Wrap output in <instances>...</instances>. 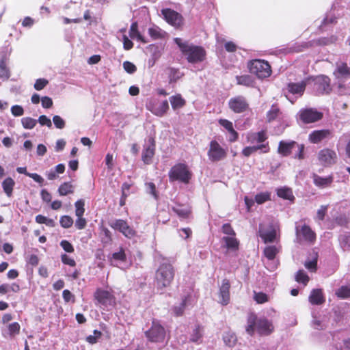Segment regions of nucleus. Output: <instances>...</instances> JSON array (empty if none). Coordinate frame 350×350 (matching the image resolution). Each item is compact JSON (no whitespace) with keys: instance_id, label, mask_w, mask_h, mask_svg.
Here are the masks:
<instances>
[{"instance_id":"bf43d9fd","label":"nucleus","mask_w":350,"mask_h":350,"mask_svg":"<svg viewBox=\"0 0 350 350\" xmlns=\"http://www.w3.org/2000/svg\"><path fill=\"white\" fill-rule=\"evenodd\" d=\"M53 122L57 129H62L65 126V121L59 116H54Z\"/></svg>"},{"instance_id":"dca6fc26","label":"nucleus","mask_w":350,"mask_h":350,"mask_svg":"<svg viewBox=\"0 0 350 350\" xmlns=\"http://www.w3.org/2000/svg\"><path fill=\"white\" fill-rule=\"evenodd\" d=\"M229 108L234 113H243L249 108L246 98L242 96L232 98L228 102Z\"/></svg>"},{"instance_id":"4d7b16f0","label":"nucleus","mask_w":350,"mask_h":350,"mask_svg":"<svg viewBox=\"0 0 350 350\" xmlns=\"http://www.w3.org/2000/svg\"><path fill=\"white\" fill-rule=\"evenodd\" d=\"M328 208V205H322L320 208L317 211L316 219L319 221H323L326 215Z\"/></svg>"},{"instance_id":"f3484780","label":"nucleus","mask_w":350,"mask_h":350,"mask_svg":"<svg viewBox=\"0 0 350 350\" xmlns=\"http://www.w3.org/2000/svg\"><path fill=\"white\" fill-rule=\"evenodd\" d=\"M155 141L153 137H150L144 145L142 152V160L145 163H149L154 154Z\"/></svg>"},{"instance_id":"e2e57ef3","label":"nucleus","mask_w":350,"mask_h":350,"mask_svg":"<svg viewBox=\"0 0 350 350\" xmlns=\"http://www.w3.org/2000/svg\"><path fill=\"white\" fill-rule=\"evenodd\" d=\"M224 342L228 346H233L236 342V337L233 334H226L224 336Z\"/></svg>"},{"instance_id":"4be33fe9","label":"nucleus","mask_w":350,"mask_h":350,"mask_svg":"<svg viewBox=\"0 0 350 350\" xmlns=\"http://www.w3.org/2000/svg\"><path fill=\"white\" fill-rule=\"evenodd\" d=\"M331 134V131L328 129L316 130L309 135L308 139L312 144H318L329 137Z\"/></svg>"},{"instance_id":"052dcab7","label":"nucleus","mask_w":350,"mask_h":350,"mask_svg":"<svg viewBox=\"0 0 350 350\" xmlns=\"http://www.w3.org/2000/svg\"><path fill=\"white\" fill-rule=\"evenodd\" d=\"M345 139L347 140V144L345 146V154L346 156L350 159V133L343 134L342 136L340 138V141Z\"/></svg>"},{"instance_id":"ea45409f","label":"nucleus","mask_w":350,"mask_h":350,"mask_svg":"<svg viewBox=\"0 0 350 350\" xmlns=\"http://www.w3.org/2000/svg\"><path fill=\"white\" fill-rule=\"evenodd\" d=\"M21 325L17 322L10 323L8 325L7 334L10 338H13L20 333Z\"/></svg>"},{"instance_id":"2eb2a0df","label":"nucleus","mask_w":350,"mask_h":350,"mask_svg":"<svg viewBox=\"0 0 350 350\" xmlns=\"http://www.w3.org/2000/svg\"><path fill=\"white\" fill-rule=\"evenodd\" d=\"M334 75L339 83V86H342V83L350 79V68L346 63L338 62L334 71Z\"/></svg>"},{"instance_id":"0eeeda50","label":"nucleus","mask_w":350,"mask_h":350,"mask_svg":"<svg viewBox=\"0 0 350 350\" xmlns=\"http://www.w3.org/2000/svg\"><path fill=\"white\" fill-rule=\"evenodd\" d=\"M250 72L256 75L258 78H266L271 75V67L267 62L254 59L248 64Z\"/></svg>"},{"instance_id":"774afa93","label":"nucleus","mask_w":350,"mask_h":350,"mask_svg":"<svg viewBox=\"0 0 350 350\" xmlns=\"http://www.w3.org/2000/svg\"><path fill=\"white\" fill-rule=\"evenodd\" d=\"M48 84V81L44 79H38L34 84V88L36 90H42Z\"/></svg>"},{"instance_id":"a878e982","label":"nucleus","mask_w":350,"mask_h":350,"mask_svg":"<svg viewBox=\"0 0 350 350\" xmlns=\"http://www.w3.org/2000/svg\"><path fill=\"white\" fill-rule=\"evenodd\" d=\"M281 245L279 243H276L273 245H267L263 250L264 256L269 260H273L275 259L276 255L280 252Z\"/></svg>"},{"instance_id":"7ed1b4c3","label":"nucleus","mask_w":350,"mask_h":350,"mask_svg":"<svg viewBox=\"0 0 350 350\" xmlns=\"http://www.w3.org/2000/svg\"><path fill=\"white\" fill-rule=\"evenodd\" d=\"M255 329L261 335H268L272 332L273 327L267 319H257L254 314H250L247 318L246 332L252 335Z\"/></svg>"},{"instance_id":"20e7f679","label":"nucleus","mask_w":350,"mask_h":350,"mask_svg":"<svg viewBox=\"0 0 350 350\" xmlns=\"http://www.w3.org/2000/svg\"><path fill=\"white\" fill-rule=\"evenodd\" d=\"M258 233L265 243L277 241L280 237V226L278 222L271 221L267 224H260Z\"/></svg>"},{"instance_id":"a18cd8bd","label":"nucleus","mask_w":350,"mask_h":350,"mask_svg":"<svg viewBox=\"0 0 350 350\" xmlns=\"http://www.w3.org/2000/svg\"><path fill=\"white\" fill-rule=\"evenodd\" d=\"M21 124L25 129H32L36 125L37 120L30 117L23 118Z\"/></svg>"},{"instance_id":"79ce46f5","label":"nucleus","mask_w":350,"mask_h":350,"mask_svg":"<svg viewBox=\"0 0 350 350\" xmlns=\"http://www.w3.org/2000/svg\"><path fill=\"white\" fill-rule=\"evenodd\" d=\"M312 318L311 325L314 329L322 330L326 327V323L323 319L316 316H313Z\"/></svg>"},{"instance_id":"9d476101","label":"nucleus","mask_w":350,"mask_h":350,"mask_svg":"<svg viewBox=\"0 0 350 350\" xmlns=\"http://www.w3.org/2000/svg\"><path fill=\"white\" fill-rule=\"evenodd\" d=\"M207 155L211 161L217 162L226 157L227 151L216 140H212L209 144Z\"/></svg>"},{"instance_id":"2f4dec72","label":"nucleus","mask_w":350,"mask_h":350,"mask_svg":"<svg viewBox=\"0 0 350 350\" xmlns=\"http://www.w3.org/2000/svg\"><path fill=\"white\" fill-rule=\"evenodd\" d=\"M129 36L132 39H136L138 41H140L143 43L148 42L138 31L137 30V24L136 23H132L130 27Z\"/></svg>"},{"instance_id":"b1692460","label":"nucleus","mask_w":350,"mask_h":350,"mask_svg":"<svg viewBox=\"0 0 350 350\" xmlns=\"http://www.w3.org/2000/svg\"><path fill=\"white\" fill-rule=\"evenodd\" d=\"M260 150L263 153L268 152L269 151V148L268 146V143L259 144V145H254L252 146H247L242 150V153L245 157H249L255 152Z\"/></svg>"},{"instance_id":"393cba45","label":"nucleus","mask_w":350,"mask_h":350,"mask_svg":"<svg viewBox=\"0 0 350 350\" xmlns=\"http://www.w3.org/2000/svg\"><path fill=\"white\" fill-rule=\"evenodd\" d=\"M219 124L225 128L230 133L229 141L235 142L238 138V133L234 129L232 122L226 119L219 120Z\"/></svg>"},{"instance_id":"09e8293b","label":"nucleus","mask_w":350,"mask_h":350,"mask_svg":"<svg viewBox=\"0 0 350 350\" xmlns=\"http://www.w3.org/2000/svg\"><path fill=\"white\" fill-rule=\"evenodd\" d=\"M75 215L77 217L83 216L85 212V202L81 199L77 200L75 204Z\"/></svg>"},{"instance_id":"473e14b6","label":"nucleus","mask_w":350,"mask_h":350,"mask_svg":"<svg viewBox=\"0 0 350 350\" xmlns=\"http://www.w3.org/2000/svg\"><path fill=\"white\" fill-rule=\"evenodd\" d=\"M237 81L239 85H242L247 87H254L255 85L254 79L250 75L237 76Z\"/></svg>"},{"instance_id":"5fc2aeb1","label":"nucleus","mask_w":350,"mask_h":350,"mask_svg":"<svg viewBox=\"0 0 350 350\" xmlns=\"http://www.w3.org/2000/svg\"><path fill=\"white\" fill-rule=\"evenodd\" d=\"M270 200V193L268 192L260 193L255 196L256 202L260 204Z\"/></svg>"},{"instance_id":"6ab92c4d","label":"nucleus","mask_w":350,"mask_h":350,"mask_svg":"<svg viewBox=\"0 0 350 350\" xmlns=\"http://www.w3.org/2000/svg\"><path fill=\"white\" fill-rule=\"evenodd\" d=\"M230 287L229 281L224 279L219 291V301L222 305H227L230 301Z\"/></svg>"},{"instance_id":"cd10ccee","label":"nucleus","mask_w":350,"mask_h":350,"mask_svg":"<svg viewBox=\"0 0 350 350\" xmlns=\"http://www.w3.org/2000/svg\"><path fill=\"white\" fill-rule=\"evenodd\" d=\"M308 299L309 301L313 305H320L325 302V299L321 289H313Z\"/></svg>"},{"instance_id":"13d9d810","label":"nucleus","mask_w":350,"mask_h":350,"mask_svg":"<svg viewBox=\"0 0 350 350\" xmlns=\"http://www.w3.org/2000/svg\"><path fill=\"white\" fill-rule=\"evenodd\" d=\"M123 68L124 70L129 74L134 73L137 70L136 66L132 62L129 61L123 62Z\"/></svg>"},{"instance_id":"864d4df0","label":"nucleus","mask_w":350,"mask_h":350,"mask_svg":"<svg viewBox=\"0 0 350 350\" xmlns=\"http://www.w3.org/2000/svg\"><path fill=\"white\" fill-rule=\"evenodd\" d=\"M10 77V72L4 62H0V78L7 80Z\"/></svg>"},{"instance_id":"f704fd0d","label":"nucleus","mask_w":350,"mask_h":350,"mask_svg":"<svg viewBox=\"0 0 350 350\" xmlns=\"http://www.w3.org/2000/svg\"><path fill=\"white\" fill-rule=\"evenodd\" d=\"M170 101L172 109L174 110L183 107L185 104V100L182 98L180 94L171 96Z\"/></svg>"},{"instance_id":"338daca9","label":"nucleus","mask_w":350,"mask_h":350,"mask_svg":"<svg viewBox=\"0 0 350 350\" xmlns=\"http://www.w3.org/2000/svg\"><path fill=\"white\" fill-rule=\"evenodd\" d=\"M60 245L66 252L71 253L74 252V247L72 245L66 240L62 241L60 242Z\"/></svg>"},{"instance_id":"6e6d98bb","label":"nucleus","mask_w":350,"mask_h":350,"mask_svg":"<svg viewBox=\"0 0 350 350\" xmlns=\"http://www.w3.org/2000/svg\"><path fill=\"white\" fill-rule=\"evenodd\" d=\"M101 336H102V334L100 331L94 330V334L87 336L86 340L90 344L93 345V344L96 343L98 339L100 338L101 337Z\"/></svg>"},{"instance_id":"37998d69","label":"nucleus","mask_w":350,"mask_h":350,"mask_svg":"<svg viewBox=\"0 0 350 350\" xmlns=\"http://www.w3.org/2000/svg\"><path fill=\"white\" fill-rule=\"evenodd\" d=\"M173 211L180 218H187L190 214V209L187 207L178 206L172 208Z\"/></svg>"},{"instance_id":"1a4fd4ad","label":"nucleus","mask_w":350,"mask_h":350,"mask_svg":"<svg viewBox=\"0 0 350 350\" xmlns=\"http://www.w3.org/2000/svg\"><path fill=\"white\" fill-rule=\"evenodd\" d=\"M317 159L321 165L329 167L336 163L338 155L335 150L325 148L319 151Z\"/></svg>"},{"instance_id":"5701e85b","label":"nucleus","mask_w":350,"mask_h":350,"mask_svg":"<svg viewBox=\"0 0 350 350\" xmlns=\"http://www.w3.org/2000/svg\"><path fill=\"white\" fill-rule=\"evenodd\" d=\"M267 138L266 132L264 131L257 133H249L246 136L247 142L251 144H262Z\"/></svg>"},{"instance_id":"f03ea898","label":"nucleus","mask_w":350,"mask_h":350,"mask_svg":"<svg viewBox=\"0 0 350 350\" xmlns=\"http://www.w3.org/2000/svg\"><path fill=\"white\" fill-rule=\"evenodd\" d=\"M175 270L167 260L161 262L155 273V284L158 289L163 290L170 286L174 280Z\"/></svg>"},{"instance_id":"69168bd1","label":"nucleus","mask_w":350,"mask_h":350,"mask_svg":"<svg viewBox=\"0 0 350 350\" xmlns=\"http://www.w3.org/2000/svg\"><path fill=\"white\" fill-rule=\"evenodd\" d=\"M27 262L32 266H36L39 263V258L36 254H31L27 256Z\"/></svg>"},{"instance_id":"ddd939ff","label":"nucleus","mask_w":350,"mask_h":350,"mask_svg":"<svg viewBox=\"0 0 350 350\" xmlns=\"http://www.w3.org/2000/svg\"><path fill=\"white\" fill-rule=\"evenodd\" d=\"M299 119L306 124L315 122L323 118V113L316 109H302L298 113Z\"/></svg>"},{"instance_id":"6e6552de","label":"nucleus","mask_w":350,"mask_h":350,"mask_svg":"<svg viewBox=\"0 0 350 350\" xmlns=\"http://www.w3.org/2000/svg\"><path fill=\"white\" fill-rule=\"evenodd\" d=\"M146 109L157 116H164L169 109L167 100L160 101L157 98L150 99L146 104Z\"/></svg>"},{"instance_id":"680f3d73","label":"nucleus","mask_w":350,"mask_h":350,"mask_svg":"<svg viewBox=\"0 0 350 350\" xmlns=\"http://www.w3.org/2000/svg\"><path fill=\"white\" fill-rule=\"evenodd\" d=\"M11 113L15 117L21 116L24 114V109L21 105H13L11 107Z\"/></svg>"},{"instance_id":"58836bf2","label":"nucleus","mask_w":350,"mask_h":350,"mask_svg":"<svg viewBox=\"0 0 350 350\" xmlns=\"http://www.w3.org/2000/svg\"><path fill=\"white\" fill-rule=\"evenodd\" d=\"M277 194L280 198L285 200H293L294 199L292 190L287 187H282L278 189Z\"/></svg>"},{"instance_id":"0e129e2a","label":"nucleus","mask_w":350,"mask_h":350,"mask_svg":"<svg viewBox=\"0 0 350 350\" xmlns=\"http://www.w3.org/2000/svg\"><path fill=\"white\" fill-rule=\"evenodd\" d=\"M295 148L297 149V152L295 154L294 157L295 159H298L299 160L304 159V144H299L297 143V145L295 146Z\"/></svg>"},{"instance_id":"de8ad7c7","label":"nucleus","mask_w":350,"mask_h":350,"mask_svg":"<svg viewBox=\"0 0 350 350\" xmlns=\"http://www.w3.org/2000/svg\"><path fill=\"white\" fill-rule=\"evenodd\" d=\"M280 114V109L276 105H272L270 110L267 113V118L269 122L275 120Z\"/></svg>"},{"instance_id":"3c124183","label":"nucleus","mask_w":350,"mask_h":350,"mask_svg":"<svg viewBox=\"0 0 350 350\" xmlns=\"http://www.w3.org/2000/svg\"><path fill=\"white\" fill-rule=\"evenodd\" d=\"M254 299L258 304H264L269 301L268 295L262 292H254Z\"/></svg>"},{"instance_id":"412c9836","label":"nucleus","mask_w":350,"mask_h":350,"mask_svg":"<svg viewBox=\"0 0 350 350\" xmlns=\"http://www.w3.org/2000/svg\"><path fill=\"white\" fill-rule=\"evenodd\" d=\"M312 178L314 185L321 189L329 187L334 180L332 175L323 177L317 174H313Z\"/></svg>"},{"instance_id":"39448f33","label":"nucleus","mask_w":350,"mask_h":350,"mask_svg":"<svg viewBox=\"0 0 350 350\" xmlns=\"http://www.w3.org/2000/svg\"><path fill=\"white\" fill-rule=\"evenodd\" d=\"M170 181H180L188 183L191 178L192 174L188 166L185 163H178L174 165L169 172Z\"/></svg>"},{"instance_id":"a211bd4d","label":"nucleus","mask_w":350,"mask_h":350,"mask_svg":"<svg viewBox=\"0 0 350 350\" xmlns=\"http://www.w3.org/2000/svg\"><path fill=\"white\" fill-rule=\"evenodd\" d=\"M296 234L299 239H303L309 243H313L316 239L315 233L307 225H303L301 228H296Z\"/></svg>"},{"instance_id":"bb28decb","label":"nucleus","mask_w":350,"mask_h":350,"mask_svg":"<svg viewBox=\"0 0 350 350\" xmlns=\"http://www.w3.org/2000/svg\"><path fill=\"white\" fill-rule=\"evenodd\" d=\"M126 260V254L122 248L117 252H114L110 258L111 265L113 266L121 267V264Z\"/></svg>"},{"instance_id":"e433bc0d","label":"nucleus","mask_w":350,"mask_h":350,"mask_svg":"<svg viewBox=\"0 0 350 350\" xmlns=\"http://www.w3.org/2000/svg\"><path fill=\"white\" fill-rule=\"evenodd\" d=\"M222 241L225 242L226 247L229 250H236L239 247V241L234 236L224 237Z\"/></svg>"},{"instance_id":"a19ab883","label":"nucleus","mask_w":350,"mask_h":350,"mask_svg":"<svg viewBox=\"0 0 350 350\" xmlns=\"http://www.w3.org/2000/svg\"><path fill=\"white\" fill-rule=\"evenodd\" d=\"M202 328L198 325L193 329L190 336V341L193 342L200 343L202 341Z\"/></svg>"},{"instance_id":"c9c22d12","label":"nucleus","mask_w":350,"mask_h":350,"mask_svg":"<svg viewBox=\"0 0 350 350\" xmlns=\"http://www.w3.org/2000/svg\"><path fill=\"white\" fill-rule=\"evenodd\" d=\"M14 185L15 182L12 178L8 177L3 181V189L8 197H10L12 196Z\"/></svg>"},{"instance_id":"8fccbe9b","label":"nucleus","mask_w":350,"mask_h":350,"mask_svg":"<svg viewBox=\"0 0 350 350\" xmlns=\"http://www.w3.org/2000/svg\"><path fill=\"white\" fill-rule=\"evenodd\" d=\"M296 281L304 284L305 286L309 281V277L304 270H299L296 274Z\"/></svg>"},{"instance_id":"49530a36","label":"nucleus","mask_w":350,"mask_h":350,"mask_svg":"<svg viewBox=\"0 0 350 350\" xmlns=\"http://www.w3.org/2000/svg\"><path fill=\"white\" fill-rule=\"evenodd\" d=\"M168 76L170 82H176L183 76V74L179 71L178 69L170 68L168 70Z\"/></svg>"},{"instance_id":"7c9ffc66","label":"nucleus","mask_w":350,"mask_h":350,"mask_svg":"<svg viewBox=\"0 0 350 350\" xmlns=\"http://www.w3.org/2000/svg\"><path fill=\"white\" fill-rule=\"evenodd\" d=\"M148 33L152 40H158L164 38L167 33L156 25H153L148 28Z\"/></svg>"},{"instance_id":"f257e3e1","label":"nucleus","mask_w":350,"mask_h":350,"mask_svg":"<svg viewBox=\"0 0 350 350\" xmlns=\"http://www.w3.org/2000/svg\"><path fill=\"white\" fill-rule=\"evenodd\" d=\"M174 41L189 63L195 64L205 60L206 52L202 46L189 43L180 38H175Z\"/></svg>"},{"instance_id":"f8f14e48","label":"nucleus","mask_w":350,"mask_h":350,"mask_svg":"<svg viewBox=\"0 0 350 350\" xmlns=\"http://www.w3.org/2000/svg\"><path fill=\"white\" fill-rule=\"evenodd\" d=\"M109 226L113 229L122 233L127 238L131 239L135 236V230L125 220L120 219L112 220L109 222Z\"/></svg>"},{"instance_id":"aec40b11","label":"nucleus","mask_w":350,"mask_h":350,"mask_svg":"<svg viewBox=\"0 0 350 350\" xmlns=\"http://www.w3.org/2000/svg\"><path fill=\"white\" fill-rule=\"evenodd\" d=\"M307 81L308 80L306 79L299 83H289L287 85L286 90H287V93L288 94L301 96L305 91Z\"/></svg>"},{"instance_id":"c03bdc74","label":"nucleus","mask_w":350,"mask_h":350,"mask_svg":"<svg viewBox=\"0 0 350 350\" xmlns=\"http://www.w3.org/2000/svg\"><path fill=\"white\" fill-rule=\"evenodd\" d=\"M336 295L342 299L350 297V284L342 286L336 291Z\"/></svg>"},{"instance_id":"72a5a7b5","label":"nucleus","mask_w":350,"mask_h":350,"mask_svg":"<svg viewBox=\"0 0 350 350\" xmlns=\"http://www.w3.org/2000/svg\"><path fill=\"white\" fill-rule=\"evenodd\" d=\"M310 256L311 259L307 260L304 263V266L310 271L314 272L316 271L317 267L318 254L317 253L313 252Z\"/></svg>"},{"instance_id":"c756f323","label":"nucleus","mask_w":350,"mask_h":350,"mask_svg":"<svg viewBox=\"0 0 350 350\" xmlns=\"http://www.w3.org/2000/svg\"><path fill=\"white\" fill-rule=\"evenodd\" d=\"M317 89L321 93H327L329 88V79L325 76H321L317 79Z\"/></svg>"},{"instance_id":"c85d7f7f","label":"nucleus","mask_w":350,"mask_h":350,"mask_svg":"<svg viewBox=\"0 0 350 350\" xmlns=\"http://www.w3.org/2000/svg\"><path fill=\"white\" fill-rule=\"evenodd\" d=\"M297 143L295 141L285 142L281 141L278 146V152L283 156H288L290 154L291 150L295 148Z\"/></svg>"},{"instance_id":"423d86ee","label":"nucleus","mask_w":350,"mask_h":350,"mask_svg":"<svg viewBox=\"0 0 350 350\" xmlns=\"http://www.w3.org/2000/svg\"><path fill=\"white\" fill-rule=\"evenodd\" d=\"M145 336L150 342H163L165 339L166 332L157 320H153L150 328L145 332Z\"/></svg>"},{"instance_id":"4c0bfd02","label":"nucleus","mask_w":350,"mask_h":350,"mask_svg":"<svg viewBox=\"0 0 350 350\" xmlns=\"http://www.w3.org/2000/svg\"><path fill=\"white\" fill-rule=\"evenodd\" d=\"M74 192V187L70 182H65L60 185L58 188V193L60 196H64Z\"/></svg>"},{"instance_id":"9b49d317","label":"nucleus","mask_w":350,"mask_h":350,"mask_svg":"<svg viewBox=\"0 0 350 350\" xmlns=\"http://www.w3.org/2000/svg\"><path fill=\"white\" fill-rule=\"evenodd\" d=\"M94 298L104 308L113 307L116 304L115 297L107 291L97 289L94 293Z\"/></svg>"},{"instance_id":"603ef678","label":"nucleus","mask_w":350,"mask_h":350,"mask_svg":"<svg viewBox=\"0 0 350 350\" xmlns=\"http://www.w3.org/2000/svg\"><path fill=\"white\" fill-rule=\"evenodd\" d=\"M59 223L64 228H68L73 224V219L68 215H64L60 218Z\"/></svg>"},{"instance_id":"4468645a","label":"nucleus","mask_w":350,"mask_h":350,"mask_svg":"<svg viewBox=\"0 0 350 350\" xmlns=\"http://www.w3.org/2000/svg\"><path fill=\"white\" fill-rule=\"evenodd\" d=\"M165 20L175 28H179L183 25V16L176 11L166 8L161 10Z\"/></svg>"}]
</instances>
